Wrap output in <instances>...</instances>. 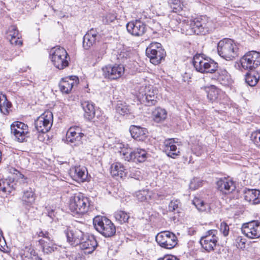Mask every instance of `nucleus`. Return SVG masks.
<instances>
[{"instance_id":"obj_39","label":"nucleus","mask_w":260,"mask_h":260,"mask_svg":"<svg viewBox=\"0 0 260 260\" xmlns=\"http://www.w3.org/2000/svg\"><path fill=\"white\" fill-rule=\"evenodd\" d=\"M250 140L256 146L257 148L260 147V129H257L251 133Z\"/></svg>"},{"instance_id":"obj_29","label":"nucleus","mask_w":260,"mask_h":260,"mask_svg":"<svg viewBox=\"0 0 260 260\" xmlns=\"http://www.w3.org/2000/svg\"><path fill=\"white\" fill-rule=\"evenodd\" d=\"M35 193L32 188H29L24 191L22 197V201L23 204L27 205H32L35 202Z\"/></svg>"},{"instance_id":"obj_35","label":"nucleus","mask_w":260,"mask_h":260,"mask_svg":"<svg viewBox=\"0 0 260 260\" xmlns=\"http://www.w3.org/2000/svg\"><path fill=\"white\" fill-rule=\"evenodd\" d=\"M203 23L200 21V19L197 18L194 19L193 23L191 24V30L193 32H201L204 31Z\"/></svg>"},{"instance_id":"obj_20","label":"nucleus","mask_w":260,"mask_h":260,"mask_svg":"<svg viewBox=\"0 0 260 260\" xmlns=\"http://www.w3.org/2000/svg\"><path fill=\"white\" fill-rule=\"evenodd\" d=\"M77 81L78 78L76 76H71L62 79L59 84L60 90L62 93H69L74 84H77Z\"/></svg>"},{"instance_id":"obj_64","label":"nucleus","mask_w":260,"mask_h":260,"mask_svg":"<svg viewBox=\"0 0 260 260\" xmlns=\"http://www.w3.org/2000/svg\"><path fill=\"white\" fill-rule=\"evenodd\" d=\"M207 96L210 100V94L209 93L207 94Z\"/></svg>"},{"instance_id":"obj_45","label":"nucleus","mask_w":260,"mask_h":260,"mask_svg":"<svg viewBox=\"0 0 260 260\" xmlns=\"http://www.w3.org/2000/svg\"><path fill=\"white\" fill-rule=\"evenodd\" d=\"M129 176L131 178L139 180L141 177V172L137 168H132L129 171Z\"/></svg>"},{"instance_id":"obj_18","label":"nucleus","mask_w":260,"mask_h":260,"mask_svg":"<svg viewBox=\"0 0 260 260\" xmlns=\"http://www.w3.org/2000/svg\"><path fill=\"white\" fill-rule=\"evenodd\" d=\"M193 65L196 70L201 73H211L210 71V63L203 58L200 54H196L193 58Z\"/></svg>"},{"instance_id":"obj_14","label":"nucleus","mask_w":260,"mask_h":260,"mask_svg":"<svg viewBox=\"0 0 260 260\" xmlns=\"http://www.w3.org/2000/svg\"><path fill=\"white\" fill-rule=\"evenodd\" d=\"M212 80L217 81L220 84H228V75L227 71L218 66L217 62L212 60Z\"/></svg>"},{"instance_id":"obj_41","label":"nucleus","mask_w":260,"mask_h":260,"mask_svg":"<svg viewBox=\"0 0 260 260\" xmlns=\"http://www.w3.org/2000/svg\"><path fill=\"white\" fill-rule=\"evenodd\" d=\"M15 34H13V35H10L8 37V39H9L10 43L12 45L19 46H20L22 44V41L20 39L19 37L20 34H17V35H15Z\"/></svg>"},{"instance_id":"obj_13","label":"nucleus","mask_w":260,"mask_h":260,"mask_svg":"<svg viewBox=\"0 0 260 260\" xmlns=\"http://www.w3.org/2000/svg\"><path fill=\"white\" fill-rule=\"evenodd\" d=\"M103 75L105 78L111 80L119 78L124 74V68L123 66L115 64L108 65L102 68Z\"/></svg>"},{"instance_id":"obj_61","label":"nucleus","mask_w":260,"mask_h":260,"mask_svg":"<svg viewBox=\"0 0 260 260\" xmlns=\"http://www.w3.org/2000/svg\"><path fill=\"white\" fill-rule=\"evenodd\" d=\"M132 35H135L136 36H140V34H138V33H137V34H131Z\"/></svg>"},{"instance_id":"obj_42","label":"nucleus","mask_w":260,"mask_h":260,"mask_svg":"<svg viewBox=\"0 0 260 260\" xmlns=\"http://www.w3.org/2000/svg\"><path fill=\"white\" fill-rule=\"evenodd\" d=\"M223 95V93L218 87L215 85H212V100H220Z\"/></svg>"},{"instance_id":"obj_38","label":"nucleus","mask_w":260,"mask_h":260,"mask_svg":"<svg viewBox=\"0 0 260 260\" xmlns=\"http://www.w3.org/2000/svg\"><path fill=\"white\" fill-rule=\"evenodd\" d=\"M131 54V53L129 50H128L127 48L122 47V48H120L117 52V59L119 60L126 59L130 57Z\"/></svg>"},{"instance_id":"obj_24","label":"nucleus","mask_w":260,"mask_h":260,"mask_svg":"<svg viewBox=\"0 0 260 260\" xmlns=\"http://www.w3.org/2000/svg\"><path fill=\"white\" fill-rule=\"evenodd\" d=\"M81 249L86 250L87 253H92L98 246V242L93 236L88 237L85 241H82L79 245Z\"/></svg>"},{"instance_id":"obj_19","label":"nucleus","mask_w":260,"mask_h":260,"mask_svg":"<svg viewBox=\"0 0 260 260\" xmlns=\"http://www.w3.org/2000/svg\"><path fill=\"white\" fill-rule=\"evenodd\" d=\"M164 151L169 157L173 158H175L177 156L180 155L179 149L177 148L173 139L165 140Z\"/></svg>"},{"instance_id":"obj_8","label":"nucleus","mask_w":260,"mask_h":260,"mask_svg":"<svg viewBox=\"0 0 260 260\" xmlns=\"http://www.w3.org/2000/svg\"><path fill=\"white\" fill-rule=\"evenodd\" d=\"M53 123V114L49 111H45L35 121V128L39 133H46L51 128Z\"/></svg>"},{"instance_id":"obj_63","label":"nucleus","mask_w":260,"mask_h":260,"mask_svg":"<svg viewBox=\"0 0 260 260\" xmlns=\"http://www.w3.org/2000/svg\"><path fill=\"white\" fill-rule=\"evenodd\" d=\"M2 190L3 191H6V188L5 187H4L3 189H2Z\"/></svg>"},{"instance_id":"obj_30","label":"nucleus","mask_w":260,"mask_h":260,"mask_svg":"<svg viewBox=\"0 0 260 260\" xmlns=\"http://www.w3.org/2000/svg\"><path fill=\"white\" fill-rule=\"evenodd\" d=\"M96 34H85L83 38V47L85 49L88 50L95 43L96 40Z\"/></svg>"},{"instance_id":"obj_53","label":"nucleus","mask_w":260,"mask_h":260,"mask_svg":"<svg viewBox=\"0 0 260 260\" xmlns=\"http://www.w3.org/2000/svg\"><path fill=\"white\" fill-rule=\"evenodd\" d=\"M212 113L214 115V116L218 117L219 118L223 119V118L222 116H224V111H221L219 112L218 111H217L216 110H215L214 112H212Z\"/></svg>"},{"instance_id":"obj_46","label":"nucleus","mask_w":260,"mask_h":260,"mask_svg":"<svg viewBox=\"0 0 260 260\" xmlns=\"http://www.w3.org/2000/svg\"><path fill=\"white\" fill-rule=\"evenodd\" d=\"M220 231L221 233L223 234L224 236H226L229 235V226L224 222H222L220 224Z\"/></svg>"},{"instance_id":"obj_56","label":"nucleus","mask_w":260,"mask_h":260,"mask_svg":"<svg viewBox=\"0 0 260 260\" xmlns=\"http://www.w3.org/2000/svg\"><path fill=\"white\" fill-rule=\"evenodd\" d=\"M15 31H18L17 27L15 25L11 26L9 29V32H15Z\"/></svg>"},{"instance_id":"obj_40","label":"nucleus","mask_w":260,"mask_h":260,"mask_svg":"<svg viewBox=\"0 0 260 260\" xmlns=\"http://www.w3.org/2000/svg\"><path fill=\"white\" fill-rule=\"evenodd\" d=\"M256 190V189H245L244 192V199L246 201L252 204V202L253 201L254 194L255 193L254 191Z\"/></svg>"},{"instance_id":"obj_49","label":"nucleus","mask_w":260,"mask_h":260,"mask_svg":"<svg viewBox=\"0 0 260 260\" xmlns=\"http://www.w3.org/2000/svg\"><path fill=\"white\" fill-rule=\"evenodd\" d=\"M116 19V17L114 15L109 14H107L103 20V21L105 24H108L110 22H113Z\"/></svg>"},{"instance_id":"obj_10","label":"nucleus","mask_w":260,"mask_h":260,"mask_svg":"<svg viewBox=\"0 0 260 260\" xmlns=\"http://www.w3.org/2000/svg\"><path fill=\"white\" fill-rule=\"evenodd\" d=\"M155 240L159 245L166 249H172L177 244L176 235L169 231L158 233L156 236Z\"/></svg>"},{"instance_id":"obj_43","label":"nucleus","mask_w":260,"mask_h":260,"mask_svg":"<svg viewBox=\"0 0 260 260\" xmlns=\"http://www.w3.org/2000/svg\"><path fill=\"white\" fill-rule=\"evenodd\" d=\"M148 192L147 190H140L136 193V198L140 202L145 201L147 199Z\"/></svg>"},{"instance_id":"obj_58","label":"nucleus","mask_w":260,"mask_h":260,"mask_svg":"<svg viewBox=\"0 0 260 260\" xmlns=\"http://www.w3.org/2000/svg\"><path fill=\"white\" fill-rule=\"evenodd\" d=\"M34 256L35 257L34 260H43L42 258L39 256L37 253H36L35 252H34Z\"/></svg>"},{"instance_id":"obj_23","label":"nucleus","mask_w":260,"mask_h":260,"mask_svg":"<svg viewBox=\"0 0 260 260\" xmlns=\"http://www.w3.org/2000/svg\"><path fill=\"white\" fill-rule=\"evenodd\" d=\"M38 242L41 247L42 252L45 254H50L58 249V246L55 243L53 239L47 241L41 239Z\"/></svg>"},{"instance_id":"obj_48","label":"nucleus","mask_w":260,"mask_h":260,"mask_svg":"<svg viewBox=\"0 0 260 260\" xmlns=\"http://www.w3.org/2000/svg\"><path fill=\"white\" fill-rule=\"evenodd\" d=\"M193 204L196 206L197 208L200 211H204L205 209L203 208L204 206V203L203 201L199 200V199H196L193 201Z\"/></svg>"},{"instance_id":"obj_33","label":"nucleus","mask_w":260,"mask_h":260,"mask_svg":"<svg viewBox=\"0 0 260 260\" xmlns=\"http://www.w3.org/2000/svg\"><path fill=\"white\" fill-rule=\"evenodd\" d=\"M168 3L172 12L182 15V7L180 0H169Z\"/></svg>"},{"instance_id":"obj_12","label":"nucleus","mask_w":260,"mask_h":260,"mask_svg":"<svg viewBox=\"0 0 260 260\" xmlns=\"http://www.w3.org/2000/svg\"><path fill=\"white\" fill-rule=\"evenodd\" d=\"M127 151L122 150L121 153L125 160L133 161L134 162H144L147 158V153L144 149L136 148L132 151L131 149Z\"/></svg>"},{"instance_id":"obj_31","label":"nucleus","mask_w":260,"mask_h":260,"mask_svg":"<svg viewBox=\"0 0 260 260\" xmlns=\"http://www.w3.org/2000/svg\"><path fill=\"white\" fill-rule=\"evenodd\" d=\"M207 233L208 235L202 237L200 242L203 248L206 251L210 252L211 250V238L209 236L211 234V230H209Z\"/></svg>"},{"instance_id":"obj_52","label":"nucleus","mask_w":260,"mask_h":260,"mask_svg":"<svg viewBox=\"0 0 260 260\" xmlns=\"http://www.w3.org/2000/svg\"><path fill=\"white\" fill-rule=\"evenodd\" d=\"M158 260H179L176 256L174 255H165L163 257L158 259Z\"/></svg>"},{"instance_id":"obj_28","label":"nucleus","mask_w":260,"mask_h":260,"mask_svg":"<svg viewBox=\"0 0 260 260\" xmlns=\"http://www.w3.org/2000/svg\"><path fill=\"white\" fill-rule=\"evenodd\" d=\"M111 174L113 176L122 178L126 176V173L124 166L120 162H116L111 166Z\"/></svg>"},{"instance_id":"obj_16","label":"nucleus","mask_w":260,"mask_h":260,"mask_svg":"<svg viewBox=\"0 0 260 260\" xmlns=\"http://www.w3.org/2000/svg\"><path fill=\"white\" fill-rule=\"evenodd\" d=\"M216 189L224 194H228L236 189L235 184L232 180L224 177L219 178L216 182Z\"/></svg>"},{"instance_id":"obj_9","label":"nucleus","mask_w":260,"mask_h":260,"mask_svg":"<svg viewBox=\"0 0 260 260\" xmlns=\"http://www.w3.org/2000/svg\"><path fill=\"white\" fill-rule=\"evenodd\" d=\"M137 96L142 104L147 106L155 105L157 103V96L150 86L141 87Z\"/></svg>"},{"instance_id":"obj_21","label":"nucleus","mask_w":260,"mask_h":260,"mask_svg":"<svg viewBox=\"0 0 260 260\" xmlns=\"http://www.w3.org/2000/svg\"><path fill=\"white\" fill-rule=\"evenodd\" d=\"M83 136V134L81 132L79 127H70L67 133V140L71 143H76L78 144Z\"/></svg>"},{"instance_id":"obj_54","label":"nucleus","mask_w":260,"mask_h":260,"mask_svg":"<svg viewBox=\"0 0 260 260\" xmlns=\"http://www.w3.org/2000/svg\"><path fill=\"white\" fill-rule=\"evenodd\" d=\"M13 173L17 176L18 179H23L24 178V175L21 174L19 171L16 169L13 170Z\"/></svg>"},{"instance_id":"obj_44","label":"nucleus","mask_w":260,"mask_h":260,"mask_svg":"<svg viewBox=\"0 0 260 260\" xmlns=\"http://www.w3.org/2000/svg\"><path fill=\"white\" fill-rule=\"evenodd\" d=\"M236 245L238 248L243 249L245 247V243L246 241V239L243 238L242 236H238L236 238Z\"/></svg>"},{"instance_id":"obj_26","label":"nucleus","mask_w":260,"mask_h":260,"mask_svg":"<svg viewBox=\"0 0 260 260\" xmlns=\"http://www.w3.org/2000/svg\"><path fill=\"white\" fill-rule=\"evenodd\" d=\"M126 29L128 32H145L147 31L146 25L138 20L127 23Z\"/></svg>"},{"instance_id":"obj_37","label":"nucleus","mask_w":260,"mask_h":260,"mask_svg":"<svg viewBox=\"0 0 260 260\" xmlns=\"http://www.w3.org/2000/svg\"><path fill=\"white\" fill-rule=\"evenodd\" d=\"M11 107L12 104L7 100V99H5L0 103V111L5 115L9 114L11 111Z\"/></svg>"},{"instance_id":"obj_60","label":"nucleus","mask_w":260,"mask_h":260,"mask_svg":"<svg viewBox=\"0 0 260 260\" xmlns=\"http://www.w3.org/2000/svg\"><path fill=\"white\" fill-rule=\"evenodd\" d=\"M190 188H192L193 189H196V188H195L194 187H193V183L192 182H191V183L190 184Z\"/></svg>"},{"instance_id":"obj_34","label":"nucleus","mask_w":260,"mask_h":260,"mask_svg":"<svg viewBox=\"0 0 260 260\" xmlns=\"http://www.w3.org/2000/svg\"><path fill=\"white\" fill-rule=\"evenodd\" d=\"M116 110L119 114L125 115L130 113L129 106L125 102L119 101L116 107Z\"/></svg>"},{"instance_id":"obj_47","label":"nucleus","mask_w":260,"mask_h":260,"mask_svg":"<svg viewBox=\"0 0 260 260\" xmlns=\"http://www.w3.org/2000/svg\"><path fill=\"white\" fill-rule=\"evenodd\" d=\"M180 202L178 200H173L170 202L169 205V211L173 212L176 210L179 207Z\"/></svg>"},{"instance_id":"obj_3","label":"nucleus","mask_w":260,"mask_h":260,"mask_svg":"<svg viewBox=\"0 0 260 260\" xmlns=\"http://www.w3.org/2000/svg\"><path fill=\"white\" fill-rule=\"evenodd\" d=\"M89 207L88 198L80 192L75 193L70 198L69 208L74 214H85L88 211Z\"/></svg>"},{"instance_id":"obj_15","label":"nucleus","mask_w":260,"mask_h":260,"mask_svg":"<svg viewBox=\"0 0 260 260\" xmlns=\"http://www.w3.org/2000/svg\"><path fill=\"white\" fill-rule=\"evenodd\" d=\"M67 241L73 246L79 245L84 240V233L79 229H69L64 230Z\"/></svg>"},{"instance_id":"obj_27","label":"nucleus","mask_w":260,"mask_h":260,"mask_svg":"<svg viewBox=\"0 0 260 260\" xmlns=\"http://www.w3.org/2000/svg\"><path fill=\"white\" fill-rule=\"evenodd\" d=\"M168 116L166 109L160 107H156L152 112V118L154 122L160 123L164 122Z\"/></svg>"},{"instance_id":"obj_51","label":"nucleus","mask_w":260,"mask_h":260,"mask_svg":"<svg viewBox=\"0 0 260 260\" xmlns=\"http://www.w3.org/2000/svg\"><path fill=\"white\" fill-rule=\"evenodd\" d=\"M255 192L254 194L253 201L252 204H258L260 203V190L256 189L254 191Z\"/></svg>"},{"instance_id":"obj_59","label":"nucleus","mask_w":260,"mask_h":260,"mask_svg":"<svg viewBox=\"0 0 260 260\" xmlns=\"http://www.w3.org/2000/svg\"><path fill=\"white\" fill-rule=\"evenodd\" d=\"M48 216L52 219H53L54 218V217L55 216L54 214V211L53 210L51 211L50 212H49L48 213Z\"/></svg>"},{"instance_id":"obj_25","label":"nucleus","mask_w":260,"mask_h":260,"mask_svg":"<svg viewBox=\"0 0 260 260\" xmlns=\"http://www.w3.org/2000/svg\"><path fill=\"white\" fill-rule=\"evenodd\" d=\"M129 132L132 137L138 141H143L147 137V129L139 126L131 125Z\"/></svg>"},{"instance_id":"obj_2","label":"nucleus","mask_w":260,"mask_h":260,"mask_svg":"<svg viewBox=\"0 0 260 260\" xmlns=\"http://www.w3.org/2000/svg\"><path fill=\"white\" fill-rule=\"evenodd\" d=\"M49 56L54 66L59 70H63L69 64L70 56L66 49L60 46L52 48Z\"/></svg>"},{"instance_id":"obj_5","label":"nucleus","mask_w":260,"mask_h":260,"mask_svg":"<svg viewBox=\"0 0 260 260\" xmlns=\"http://www.w3.org/2000/svg\"><path fill=\"white\" fill-rule=\"evenodd\" d=\"M146 55L152 63L157 65L159 64L162 60H164L166 53L160 43L153 42L146 48Z\"/></svg>"},{"instance_id":"obj_17","label":"nucleus","mask_w":260,"mask_h":260,"mask_svg":"<svg viewBox=\"0 0 260 260\" xmlns=\"http://www.w3.org/2000/svg\"><path fill=\"white\" fill-rule=\"evenodd\" d=\"M70 175L72 179L78 182H84L87 180L88 172L84 166H75L70 169Z\"/></svg>"},{"instance_id":"obj_62","label":"nucleus","mask_w":260,"mask_h":260,"mask_svg":"<svg viewBox=\"0 0 260 260\" xmlns=\"http://www.w3.org/2000/svg\"><path fill=\"white\" fill-rule=\"evenodd\" d=\"M38 139L40 141H43L42 139V137L40 135L38 136Z\"/></svg>"},{"instance_id":"obj_1","label":"nucleus","mask_w":260,"mask_h":260,"mask_svg":"<svg viewBox=\"0 0 260 260\" xmlns=\"http://www.w3.org/2000/svg\"><path fill=\"white\" fill-rule=\"evenodd\" d=\"M217 52L219 56L226 60H232L238 56L239 49L235 41L225 38L217 44Z\"/></svg>"},{"instance_id":"obj_7","label":"nucleus","mask_w":260,"mask_h":260,"mask_svg":"<svg viewBox=\"0 0 260 260\" xmlns=\"http://www.w3.org/2000/svg\"><path fill=\"white\" fill-rule=\"evenodd\" d=\"M11 133L14 140L19 143L26 142L29 137L28 126L19 121L14 122L11 125Z\"/></svg>"},{"instance_id":"obj_4","label":"nucleus","mask_w":260,"mask_h":260,"mask_svg":"<svg viewBox=\"0 0 260 260\" xmlns=\"http://www.w3.org/2000/svg\"><path fill=\"white\" fill-rule=\"evenodd\" d=\"M95 229L105 237H111L116 233V228L113 223L105 216H97L93 219Z\"/></svg>"},{"instance_id":"obj_57","label":"nucleus","mask_w":260,"mask_h":260,"mask_svg":"<svg viewBox=\"0 0 260 260\" xmlns=\"http://www.w3.org/2000/svg\"><path fill=\"white\" fill-rule=\"evenodd\" d=\"M6 99H7L6 95L0 92V103Z\"/></svg>"},{"instance_id":"obj_22","label":"nucleus","mask_w":260,"mask_h":260,"mask_svg":"<svg viewBox=\"0 0 260 260\" xmlns=\"http://www.w3.org/2000/svg\"><path fill=\"white\" fill-rule=\"evenodd\" d=\"M81 105L84 111V118L89 121L92 120L95 114L94 104L91 101H85L82 102Z\"/></svg>"},{"instance_id":"obj_11","label":"nucleus","mask_w":260,"mask_h":260,"mask_svg":"<svg viewBox=\"0 0 260 260\" xmlns=\"http://www.w3.org/2000/svg\"><path fill=\"white\" fill-rule=\"evenodd\" d=\"M242 233L249 239H257L260 237V221L252 220L243 224Z\"/></svg>"},{"instance_id":"obj_32","label":"nucleus","mask_w":260,"mask_h":260,"mask_svg":"<svg viewBox=\"0 0 260 260\" xmlns=\"http://www.w3.org/2000/svg\"><path fill=\"white\" fill-rule=\"evenodd\" d=\"M128 213L121 210L117 211L114 213V217L120 224H123L128 222L129 218Z\"/></svg>"},{"instance_id":"obj_50","label":"nucleus","mask_w":260,"mask_h":260,"mask_svg":"<svg viewBox=\"0 0 260 260\" xmlns=\"http://www.w3.org/2000/svg\"><path fill=\"white\" fill-rule=\"evenodd\" d=\"M38 236L43 237L45 240L49 241L52 239L50 237V234L48 232L46 231H41L38 233Z\"/></svg>"},{"instance_id":"obj_36","label":"nucleus","mask_w":260,"mask_h":260,"mask_svg":"<svg viewBox=\"0 0 260 260\" xmlns=\"http://www.w3.org/2000/svg\"><path fill=\"white\" fill-rule=\"evenodd\" d=\"M259 76L257 75L248 73L245 76V81L250 86H255L259 80Z\"/></svg>"},{"instance_id":"obj_55","label":"nucleus","mask_w":260,"mask_h":260,"mask_svg":"<svg viewBox=\"0 0 260 260\" xmlns=\"http://www.w3.org/2000/svg\"><path fill=\"white\" fill-rule=\"evenodd\" d=\"M215 232H217V231L212 230V243H214L215 246H216L218 238L215 236Z\"/></svg>"},{"instance_id":"obj_6","label":"nucleus","mask_w":260,"mask_h":260,"mask_svg":"<svg viewBox=\"0 0 260 260\" xmlns=\"http://www.w3.org/2000/svg\"><path fill=\"white\" fill-rule=\"evenodd\" d=\"M240 62L244 70L252 71L260 66V52L249 51L240 58Z\"/></svg>"}]
</instances>
